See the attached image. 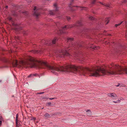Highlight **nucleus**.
<instances>
[{"instance_id": "0eeeda50", "label": "nucleus", "mask_w": 127, "mask_h": 127, "mask_svg": "<svg viewBox=\"0 0 127 127\" xmlns=\"http://www.w3.org/2000/svg\"><path fill=\"white\" fill-rule=\"evenodd\" d=\"M12 24L13 26H15V29L16 30H21V28H20L19 25L17 24L14 23H12Z\"/></svg>"}, {"instance_id": "f03ea898", "label": "nucleus", "mask_w": 127, "mask_h": 127, "mask_svg": "<svg viewBox=\"0 0 127 127\" xmlns=\"http://www.w3.org/2000/svg\"><path fill=\"white\" fill-rule=\"evenodd\" d=\"M73 39L72 38H67V42L68 43H70L69 45L68 46L66 47L65 48V49L62 50L60 51H59L58 52H57L56 54L57 57H63L64 56H69L70 54L67 51V48L72 47H74V48L76 49L77 47H80L81 45H80L77 43H74L72 42L71 41L73 40Z\"/></svg>"}, {"instance_id": "6e6552de", "label": "nucleus", "mask_w": 127, "mask_h": 127, "mask_svg": "<svg viewBox=\"0 0 127 127\" xmlns=\"http://www.w3.org/2000/svg\"><path fill=\"white\" fill-rule=\"evenodd\" d=\"M88 47L89 48H90L91 49H96L98 48H99L98 47H96V46H95L94 45L92 44H90L89 45H88Z\"/></svg>"}, {"instance_id": "1a4fd4ad", "label": "nucleus", "mask_w": 127, "mask_h": 127, "mask_svg": "<svg viewBox=\"0 0 127 127\" xmlns=\"http://www.w3.org/2000/svg\"><path fill=\"white\" fill-rule=\"evenodd\" d=\"M86 112H88L87 114V115L88 116H91L92 115V113L90 110L88 109L86 111Z\"/></svg>"}, {"instance_id": "393cba45", "label": "nucleus", "mask_w": 127, "mask_h": 127, "mask_svg": "<svg viewBox=\"0 0 127 127\" xmlns=\"http://www.w3.org/2000/svg\"><path fill=\"white\" fill-rule=\"evenodd\" d=\"M49 99L50 100H52L53 99H55L56 98H49L48 97H47V99Z\"/></svg>"}, {"instance_id": "5701e85b", "label": "nucleus", "mask_w": 127, "mask_h": 127, "mask_svg": "<svg viewBox=\"0 0 127 127\" xmlns=\"http://www.w3.org/2000/svg\"><path fill=\"white\" fill-rule=\"evenodd\" d=\"M67 20L68 21H69L70 19V17H69L67 16L66 17Z\"/></svg>"}, {"instance_id": "2f4dec72", "label": "nucleus", "mask_w": 127, "mask_h": 127, "mask_svg": "<svg viewBox=\"0 0 127 127\" xmlns=\"http://www.w3.org/2000/svg\"><path fill=\"white\" fill-rule=\"evenodd\" d=\"M43 93H44V92H41V93H38L37 94H43Z\"/></svg>"}, {"instance_id": "f8f14e48", "label": "nucleus", "mask_w": 127, "mask_h": 127, "mask_svg": "<svg viewBox=\"0 0 127 127\" xmlns=\"http://www.w3.org/2000/svg\"><path fill=\"white\" fill-rule=\"evenodd\" d=\"M49 42H48L47 41L46 42L44 40H42L41 43L42 44H44V45L47 44L49 43Z\"/></svg>"}, {"instance_id": "f3484780", "label": "nucleus", "mask_w": 127, "mask_h": 127, "mask_svg": "<svg viewBox=\"0 0 127 127\" xmlns=\"http://www.w3.org/2000/svg\"><path fill=\"white\" fill-rule=\"evenodd\" d=\"M39 76L38 74H31L28 76V77H31L32 76Z\"/></svg>"}, {"instance_id": "473e14b6", "label": "nucleus", "mask_w": 127, "mask_h": 127, "mask_svg": "<svg viewBox=\"0 0 127 127\" xmlns=\"http://www.w3.org/2000/svg\"><path fill=\"white\" fill-rule=\"evenodd\" d=\"M59 24V23L58 22V23H57L56 24V25H57V26H58V24Z\"/></svg>"}, {"instance_id": "dca6fc26", "label": "nucleus", "mask_w": 127, "mask_h": 127, "mask_svg": "<svg viewBox=\"0 0 127 127\" xmlns=\"http://www.w3.org/2000/svg\"><path fill=\"white\" fill-rule=\"evenodd\" d=\"M105 22L106 24H108L109 22V18H107L105 19Z\"/></svg>"}, {"instance_id": "c9c22d12", "label": "nucleus", "mask_w": 127, "mask_h": 127, "mask_svg": "<svg viewBox=\"0 0 127 127\" xmlns=\"http://www.w3.org/2000/svg\"><path fill=\"white\" fill-rule=\"evenodd\" d=\"M8 6H5V8H8Z\"/></svg>"}, {"instance_id": "4468645a", "label": "nucleus", "mask_w": 127, "mask_h": 127, "mask_svg": "<svg viewBox=\"0 0 127 127\" xmlns=\"http://www.w3.org/2000/svg\"><path fill=\"white\" fill-rule=\"evenodd\" d=\"M57 40V39L56 37L52 40V43L53 44H55Z\"/></svg>"}, {"instance_id": "a211bd4d", "label": "nucleus", "mask_w": 127, "mask_h": 127, "mask_svg": "<svg viewBox=\"0 0 127 127\" xmlns=\"http://www.w3.org/2000/svg\"><path fill=\"white\" fill-rule=\"evenodd\" d=\"M113 102L115 103H119L121 102L120 100H118L116 101H113Z\"/></svg>"}, {"instance_id": "4c0bfd02", "label": "nucleus", "mask_w": 127, "mask_h": 127, "mask_svg": "<svg viewBox=\"0 0 127 127\" xmlns=\"http://www.w3.org/2000/svg\"><path fill=\"white\" fill-rule=\"evenodd\" d=\"M16 127H19V126H16Z\"/></svg>"}, {"instance_id": "9b49d317", "label": "nucleus", "mask_w": 127, "mask_h": 127, "mask_svg": "<svg viewBox=\"0 0 127 127\" xmlns=\"http://www.w3.org/2000/svg\"><path fill=\"white\" fill-rule=\"evenodd\" d=\"M31 51L34 53H41L42 52L40 51L39 50H32Z\"/></svg>"}, {"instance_id": "7c9ffc66", "label": "nucleus", "mask_w": 127, "mask_h": 127, "mask_svg": "<svg viewBox=\"0 0 127 127\" xmlns=\"http://www.w3.org/2000/svg\"><path fill=\"white\" fill-rule=\"evenodd\" d=\"M124 100V99L122 97H121V98L120 99V101L121 100Z\"/></svg>"}, {"instance_id": "423d86ee", "label": "nucleus", "mask_w": 127, "mask_h": 127, "mask_svg": "<svg viewBox=\"0 0 127 127\" xmlns=\"http://www.w3.org/2000/svg\"><path fill=\"white\" fill-rule=\"evenodd\" d=\"M36 7H34V14L37 17L40 14V13L38 12L37 10H36Z\"/></svg>"}, {"instance_id": "412c9836", "label": "nucleus", "mask_w": 127, "mask_h": 127, "mask_svg": "<svg viewBox=\"0 0 127 127\" xmlns=\"http://www.w3.org/2000/svg\"><path fill=\"white\" fill-rule=\"evenodd\" d=\"M7 19H8V20H9L10 21H12V18L10 17H8L7 18Z\"/></svg>"}, {"instance_id": "aec40b11", "label": "nucleus", "mask_w": 127, "mask_h": 127, "mask_svg": "<svg viewBox=\"0 0 127 127\" xmlns=\"http://www.w3.org/2000/svg\"><path fill=\"white\" fill-rule=\"evenodd\" d=\"M78 59L80 61H83L84 60V59L83 58L81 57H80L79 58H78Z\"/></svg>"}, {"instance_id": "e433bc0d", "label": "nucleus", "mask_w": 127, "mask_h": 127, "mask_svg": "<svg viewBox=\"0 0 127 127\" xmlns=\"http://www.w3.org/2000/svg\"><path fill=\"white\" fill-rule=\"evenodd\" d=\"M74 6H75V7L76 6L77 7H79V6H74Z\"/></svg>"}, {"instance_id": "7ed1b4c3", "label": "nucleus", "mask_w": 127, "mask_h": 127, "mask_svg": "<svg viewBox=\"0 0 127 127\" xmlns=\"http://www.w3.org/2000/svg\"><path fill=\"white\" fill-rule=\"evenodd\" d=\"M82 25V23L81 21H78L75 24L71 25H68L65 26L64 27L62 28V29L60 30L59 32L61 33H64V30H66L69 28L75 27H79Z\"/></svg>"}, {"instance_id": "b1692460", "label": "nucleus", "mask_w": 127, "mask_h": 127, "mask_svg": "<svg viewBox=\"0 0 127 127\" xmlns=\"http://www.w3.org/2000/svg\"><path fill=\"white\" fill-rule=\"evenodd\" d=\"M51 104V102H49L47 103H46V105L47 106H49Z\"/></svg>"}, {"instance_id": "2eb2a0df", "label": "nucleus", "mask_w": 127, "mask_h": 127, "mask_svg": "<svg viewBox=\"0 0 127 127\" xmlns=\"http://www.w3.org/2000/svg\"><path fill=\"white\" fill-rule=\"evenodd\" d=\"M117 86H120L124 87L125 86V85L122 84H119L117 85H116Z\"/></svg>"}, {"instance_id": "ddd939ff", "label": "nucleus", "mask_w": 127, "mask_h": 127, "mask_svg": "<svg viewBox=\"0 0 127 127\" xmlns=\"http://www.w3.org/2000/svg\"><path fill=\"white\" fill-rule=\"evenodd\" d=\"M44 116L46 118H48L50 116V115L48 113H46L44 115Z\"/></svg>"}, {"instance_id": "cd10ccee", "label": "nucleus", "mask_w": 127, "mask_h": 127, "mask_svg": "<svg viewBox=\"0 0 127 127\" xmlns=\"http://www.w3.org/2000/svg\"><path fill=\"white\" fill-rule=\"evenodd\" d=\"M16 126H19V125L18 124V120L16 121Z\"/></svg>"}, {"instance_id": "f257e3e1", "label": "nucleus", "mask_w": 127, "mask_h": 127, "mask_svg": "<svg viewBox=\"0 0 127 127\" xmlns=\"http://www.w3.org/2000/svg\"><path fill=\"white\" fill-rule=\"evenodd\" d=\"M127 74V66L123 67L118 64H111L108 67L103 68L93 66L90 67L81 66V75L98 77L105 74Z\"/></svg>"}, {"instance_id": "c85d7f7f", "label": "nucleus", "mask_w": 127, "mask_h": 127, "mask_svg": "<svg viewBox=\"0 0 127 127\" xmlns=\"http://www.w3.org/2000/svg\"><path fill=\"white\" fill-rule=\"evenodd\" d=\"M96 0H94L92 2V4H94L95 3Z\"/></svg>"}, {"instance_id": "39448f33", "label": "nucleus", "mask_w": 127, "mask_h": 127, "mask_svg": "<svg viewBox=\"0 0 127 127\" xmlns=\"http://www.w3.org/2000/svg\"><path fill=\"white\" fill-rule=\"evenodd\" d=\"M54 7L55 8V10L51 11L50 12L49 14L51 15H53L55 14L57 12V11L58 10V8L57 7V5L55 4L54 5Z\"/></svg>"}, {"instance_id": "20e7f679", "label": "nucleus", "mask_w": 127, "mask_h": 127, "mask_svg": "<svg viewBox=\"0 0 127 127\" xmlns=\"http://www.w3.org/2000/svg\"><path fill=\"white\" fill-rule=\"evenodd\" d=\"M108 95L109 97L113 99H116L118 97L117 95L114 93H109L108 94Z\"/></svg>"}, {"instance_id": "6ab92c4d", "label": "nucleus", "mask_w": 127, "mask_h": 127, "mask_svg": "<svg viewBox=\"0 0 127 127\" xmlns=\"http://www.w3.org/2000/svg\"><path fill=\"white\" fill-rule=\"evenodd\" d=\"M123 22H121L120 23H119L118 24H116L115 25V27H117V26H120Z\"/></svg>"}, {"instance_id": "a878e982", "label": "nucleus", "mask_w": 127, "mask_h": 127, "mask_svg": "<svg viewBox=\"0 0 127 127\" xmlns=\"http://www.w3.org/2000/svg\"><path fill=\"white\" fill-rule=\"evenodd\" d=\"M18 114H17L16 115V121L18 120Z\"/></svg>"}, {"instance_id": "4be33fe9", "label": "nucleus", "mask_w": 127, "mask_h": 127, "mask_svg": "<svg viewBox=\"0 0 127 127\" xmlns=\"http://www.w3.org/2000/svg\"><path fill=\"white\" fill-rule=\"evenodd\" d=\"M89 18L90 20H93L94 19V18L91 16H90Z\"/></svg>"}, {"instance_id": "9d476101", "label": "nucleus", "mask_w": 127, "mask_h": 127, "mask_svg": "<svg viewBox=\"0 0 127 127\" xmlns=\"http://www.w3.org/2000/svg\"><path fill=\"white\" fill-rule=\"evenodd\" d=\"M99 2L101 4H102L103 5H104V6H106V7H109V8L110 7V5L109 4H106L105 3H102L100 2Z\"/></svg>"}, {"instance_id": "c756f323", "label": "nucleus", "mask_w": 127, "mask_h": 127, "mask_svg": "<svg viewBox=\"0 0 127 127\" xmlns=\"http://www.w3.org/2000/svg\"><path fill=\"white\" fill-rule=\"evenodd\" d=\"M3 119L2 118L1 116H0V121L2 120Z\"/></svg>"}, {"instance_id": "f704fd0d", "label": "nucleus", "mask_w": 127, "mask_h": 127, "mask_svg": "<svg viewBox=\"0 0 127 127\" xmlns=\"http://www.w3.org/2000/svg\"><path fill=\"white\" fill-rule=\"evenodd\" d=\"M47 98V97H43L42 98V99H43H43H44V98Z\"/></svg>"}, {"instance_id": "72a5a7b5", "label": "nucleus", "mask_w": 127, "mask_h": 127, "mask_svg": "<svg viewBox=\"0 0 127 127\" xmlns=\"http://www.w3.org/2000/svg\"><path fill=\"white\" fill-rule=\"evenodd\" d=\"M2 124V121H0V126H1Z\"/></svg>"}, {"instance_id": "bb28decb", "label": "nucleus", "mask_w": 127, "mask_h": 127, "mask_svg": "<svg viewBox=\"0 0 127 127\" xmlns=\"http://www.w3.org/2000/svg\"><path fill=\"white\" fill-rule=\"evenodd\" d=\"M36 119V118L35 117H32L31 118V120H35Z\"/></svg>"}]
</instances>
